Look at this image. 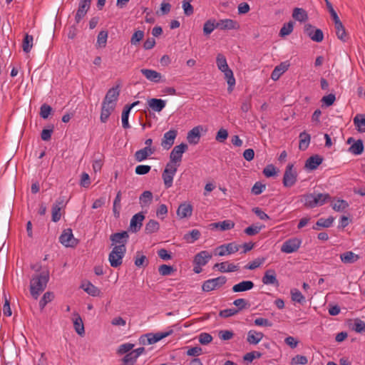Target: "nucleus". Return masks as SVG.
<instances>
[{
	"label": "nucleus",
	"mask_w": 365,
	"mask_h": 365,
	"mask_svg": "<svg viewBox=\"0 0 365 365\" xmlns=\"http://www.w3.org/2000/svg\"><path fill=\"white\" fill-rule=\"evenodd\" d=\"M48 280L49 273L48 271H43L32 277L30 281V293L34 299H37L40 294L44 291Z\"/></svg>",
	"instance_id": "obj_1"
},
{
	"label": "nucleus",
	"mask_w": 365,
	"mask_h": 365,
	"mask_svg": "<svg viewBox=\"0 0 365 365\" xmlns=\"http://www.w3.org/2000/svg\"><path fill=\"white\" fill-rule=\"evenodd\" d=\"M216 63L219 70L224 73L225 78L228 84V91H232V86L235 84V78L232 71L229 68L225 56L222 53H218L216 58Z\"/></svg>",
	"instance_id": "obj_2"
},
{
	"label": "nucleus",
	"mask_w": 365,
	"mask_h": 365,
	"mask_svg": "<svg viewBox=\"0 0 365 365\" xmlns=\"http://www.w3.org/2000/svg\"><path fill=\"white\" fill-rule=\"evenodd\" d=\"M126 252V246L118 245L114 246L108 255V261L112 267H120L123 263V259Z\"/></svg>",
	"instance_id": "obj_3"
},
{
	"label": "nucleus",
	"mask_w": 365,
	"mask_h": 365,
	"mask_svg": "<svg viewBox=\"0 0 365 365\" xmlns=\"http://www.w3.org/2000/svg\"><path fill=\"white\" fill-rule=\"evenodd\" d=\"M178 165L173 163H167L164 169L162 178L164 182L165 187L170 188L173 185V178L177 172Z\"/></svg>",
	"instance_id": "obj_4"
},
{
	"label": "nucleus",
	"mask_w": 365,
	"mask_h": 365,
	"mask_svg": "<svg viewBox=\"0 0 365 365\" xmlns=\"http://www.w3.org/2000/svg\"><path fill=\"white\" fill-rule=\"evenodd\" d=\"M187 148V145L184 143L175 145L170 154V162L168 163H173L178 165V167H179L182 161V154Z\"/></svg>",
	"instance_id": "obj_5"
},
{
	"label": "nucleus",
	"mask_w": 365,
	"mask_h": 365,
	"mask_svg": "<svg viewBox=\"0 0 365 365\" xmlns=\"http://www.w3.org/2000/svg\"><path fill=\"white\" fill-rule=\"evenodd\" d=\"M226 282L227 277L225 276H220L216 278L210 279L203 282L202 289L204 292H208L220 288L224 285Z\"/></svg>",
	"instance_id": "obj_6"
},
{
	"label": "nucleus",
	"mask_w": 365,
	"mask_h": 365,
	"mask_svg": "<svg viewBox=\"0 0 365 365\" xmlns=\"http://www.w3.org/2000/svg\"><path fill=\"white\" fill-rule=\"evenodd\" d=\"M302 245V240L292 237L285 240L281 246V252L286 254L296 252Z\"/></svg>",
	"instance_id": "obj_7"
},
{
	"label": "nucleus",
	"mask_w": 365,
	"mask_h": 365,
	"mask_svg": "<svg viewBox=\"0 0 365 365\" xmlns=\"http://www.w3.org/2000/svg\"><path fill=\"white\" fill-rule=\"evenodd\" d=\"M297 179V173L296 170H294V165L293 164H289L286 167L284 177H283V185L284 187H290L293 186Z\"/></svg>",
	"instance_id": "obj_8"
},
{
	"label": "nucleus",
	"mask_w": 365,
	"mask_h": 365,
	"mask_svg": "<svg viewBox=\"0 0 365 365\" xmlns=\"http://www.w3.org/2000/svg\"><path fill=\"white\" fill-rule=\"evenodd\" d=\"M241 246L235 242H230L218 246L215 248L214 254L218 256H225L237 252Z\"/></svg>",
	"instance_id": "obj_9"
},
{
	"label": "nucleus",
	"mask_w": 365,
	"mask_h": 365,
	"mask_svg": "<svg viewBox=\"0 0 365 365\" xmlns=\"http://www.w3.org/2000/svg\"><path fill=\"white\" fill-rule=\"evenodd\" d=\"M304 33L314 41L319 43L323 41V31L319 29H315L310 24H306L304 29Z\"/></svg>",
	"instance_id": "obj_10"
},
{
	"label": "nucleus",
	"mask_w": 365,
	"mask_h": 365,
	"mask_svg": "<svg viewBox=\"0 0 365 365\" xmlns=\"http://www.w3.org/2000/svg\"><path fill=\"white\" fill-rule=\"evenodd\" d=\"M178 135V130L175 129L170 130L163 135V138L161 141L162 147L165 149H170L174 144L175 139Z\"/></svg>",
	"instance_id": "obj_11"
},
{
	"label": "nucleus",
	"mask_w": 365,
	"mask_h": 365,
	"mask_svg": "<svg viewBox=\"0 0 365 365\" xmlns=\"http://www.w3.org/2000/svg\"><path fill=\"white\" fill-rule=\"evenodd\" d=\"M144 219L145 215L143 212H138L134 215L130 220L129 230L132 232H138L143 225V221Z\"/></svg>",
	"instance_id": "obj_12"
},
{
	"label": "nucleus",
	"mask_w": 365,
	"mask_h": 365,
	"mask_svg": "<svg viewBox=\"0 0 365 365\" xmlns=\"http://www.w3.org/2000/svg\"><path fill=\"white\" fill-rule=\"evenodd\" d=\"M119 94H120L119 86L113 87L108 91L103 102L106 103L110 104V105H115V106Z\"/></svg>",
	"instance_id": "obj_13"
},
{
	"label": "nucleus",
	"mask_w": 365,
	"mask_h": 365,
	"mask_svg": "<svg viewBox=\"0 0 365 365\" xmlns=\"http://www.w3.org/2000/svg\"><path fill=\"white\" fill-rule=\"evenodd\" d=\"M129 238L128 233L126 231L121 232H115L110 236V240L112 242V245H124L126 246Z\"/></svg>",
	"instance_id": "obj_14"
},
{
	"label": "nucleus",
	"mask_w": 365,
	"mask_h": 365,
	"mask_svg": "<svg viewBox=\"0 0 365 365\" xmlns=\"http://www.w3.org/2000/svg\"><path fill=\"white\" fill-rule=\"evenodd\" d=\"M239 28V24L232 19H221L217 22V29L221 30H237Z\"/></svg>",
	"instance_id": "obj_15"
},
{
	"label": "nucleus",
	"mask_w": 365,
	"mask_h": 365,
	"mask_svg": "<svg viewBox=\"0 0 365 365\" xmlns=\"http://www.w3.org/2000/svg\"><path fill=\"white\" fill-rule=\"evenodd\" d=\"M75 240L71 229L64 230L59 237V242L66 247H73Z\"/></svg>",
	"instance_id": "obj_16"
},
{
	"label": "nucleus",
	"mask_w": 365,
	"mask_h": 365,
	"mask_svg": "<svg viewBox=\"0 0 365 365\" xmlns=\"http://www.w3.org/2000/svg\"><path fill=\"white\" fill-rule=\"evenodd\" d=\"M323 160L324 158L319 155H312L306 160L304 168L310 170H314L322 163Z\"/></svg>",
	"instance_id": "obj_17"
},
{
	"label": "nucleus",
	"mask_w": 365,
	"mask_h": 365,
	"mask_svg": "<svg viewBox=\"0 0 365 365\" xmlns=\"http://www.w3.org/2000/svg\"><path fill=\"white\" fill-rule=\"evenodd\" d=\"M155 151L154 148L145 147L135 153L134 157L136 161L142 162L153 155Z\"/></svg>",
	"instance_id": "obj_18"
},
{
	"label": "nucleus",
	"mask_w": 365,
	"mask_h": 365,
	"mask_svg": "<svg viewBox=\"0 0 365 365\" xmlns=\"http://www.w3.org/2000/svg\"><path fill=\"white\" fill-rule=\"evenodd\" d=\"M141 73L149 81L154 83H159L161 81L162 75L160 73L148 68H142L140 70Z\"/></svg>",
	"instance_id": "obj_19"
},
{
	"label": "nucleus",
	"mask_w": 365,
	"mask_h": 365,
	"mask_svg": "<svg viewBox=\"0 0 365 365\" xmlns=\"http://www.w3.org/2000/svg\"><path fill=\"white\" fill-rule=\"evenodd\" d=\"M173 333V329L172 328H169L167 331L165 332H158L155 334L148 333V339H147V342H150V344H155L161 339L171 335Z\"/></svg>",
	"instance_id": "obj_20"
},
{
	"label": "nucleus",
	"mask_w": 365,
	"mask_h": 365,
	"mask_svg": "<svg viewBox=\"0 0 365 365\" xmlns=\"http://www.w3.org/2000/svg\"><path fill=\"white\" fill-rule=\"evenodd\" d=\"M262 282L264 284H273L279 286V282L277 279L276 272L274 269H267L262 279Z\"/></svg>",
	"instance_id": "obj_21"
},
{
	"label": "nucleus",
	"mask_w": 365,
	"mask_h": 365,
	"mask_svg": "<svg viewBox=\"0 0 365 365\" xmlns=\"http://www.w3.org/2000/svg\"><path fill=\"white\" fill-rule=\"evenodd\" d=\"M202 130V126L198 125L190 130L187 136V141L190 144L196 145L200 138V131Z\"/></svg>",
	"instance_id": "obj_22"
},
{
	"label": "nucleus",
	"mask_w": 365,
	"mask_h": 365,
	"mask_svg": "<svg viewBox=\"0 0 365 365\" xmlns=\"http://www.w3.org/2000/svg\"><path fill=\"white\" fill-rule=\"evenodd\" d=\"M211 258L212 255L207 251H201L195 256L193 262L196 265L205 266Z\"/></svg>",
	"instance_id": "obj_23"
},
{
	"label": "nucleus",
	"mask_w": 365,
	"mask_h": 365,
	"mask_svg": "<svg viewBox=\"0 0 365 365\" xmlns=\"http://www.w3.org/2000/svg\"><path fill=\"white\" fill-rule=\"evenodd\" d=\"M115 105H110L106 103H102V108L101 112L100 119L102 123L107 122L109 116L112 112L115 110Z\"/></svg>",
	"instance_id": "obj_24"
},
{
	"label": "nucleus",
	"mask_w": 365,
	"mask_h": 365,
	"mask_svg": "<svg viewBox=\"0 0 365 365\" xmlns=\"http://www.w3.org/2000/svg\"><path fill=\"white\" fill-rule=\"evenodd\" d=\"M192 212V206L189 203H182L178 207L177 215L180 218L190 217Z\"/></svg>",
	"instance_id": "obj_25"
},
{
	"label": "nucleus",
	"mask_w": 365,
	"mask_h": 365,
	"mask_svg": "<svg viewBox=\"0 0 365 365\" xmlns=\"http://www.w3.org/2000/svg\"><path fill=\"white\" fill-rule=\"evenodd\" d=\"M213 268H218L220 272H232L237 271L239 269L238 265H235L228 262H224L221 263H216Z\"/></svg>",
	"instance_id": "obj_26"
},
{
	"label": "nucleus",
	"mask_w": 365,
	"mask_h": 365,
	"mask_svg": "<svg viewBox=\"0 0 365 365\" xmlns=\"http://www.w3.org/2000/svg\"><path fill=\"white\" fill-rule=\"evenodd\" d=\"M334 26L336 30V34L338 38L342 41L343 42H346L349 37L346 34V29L340 19L337 21H334Z\"/></svg>",
	"instance_id": "obj_27"
},
{
	"label": "nucleus",
	"mask_w": 365,
	"mask_h": 365,
	"mask_svg": "<svg viewBox=\"0 0 365 365\" xmlns=\"http://www.w3.org/2000/svg\"><path fill=\"white\" fill-rule=\"evenodd\" d=\"M149 107L155 112H160L165 107V101L159 98H150L148 101Z\"/></svg>",
	"instance_id": "obj_28"
},
{
	"label": "nucleus",
	"mask_w": 365,
	"mask_h": 365,
	"mask_svg": "<svg viewBox=\"0 0 365 365\" xmlns=\"http://www.w3.org/2000/svg\"><path fill=\"white\" fill-rule=\"evenodd\" d=\"M264 337L262 332L257 331L255 330H250L247 333V341L250 344H257Z\"/></svg>",
	"instance_id": "obj_29"
},
{
	"label": "nucleus",
	"mask_w": 365,
	"mask_h": 365,
	"mask_svg": "<svg viewBox=\"0 0 365 365\" xmlns=\"http://www.w3.org/2000/svg\"><path fill=\"white\" fill-rule=\"evenodd\" d=\"M255 284L252 281H242L232 287L234 292H241L252 289Z\"/></svg>",
	"instance_id": "obj_30"
},
{
	"label": "nucleus",
	"mask_w": 365,
	"mask_h": 365,
	"mask_svg": "<svg viewBox=\"0 0 365 365\" xmlns=\"http://www.w3.org/2000/svg\"><path fill=\"white\" fill-rule=\"evenodd\" d=\"M340 259L344 264H353L359 259V257L351 251H347L340 255Z\"/></svg>",
	"instance_id": "obj_31"
},
{
	"label": "nucleus",
	"mask_w": 365,
	"mask_h": 365,
	"mask_svg": "<svg viewBox=\"0 0 365 365\" xmlns=\"http://www.w3.org/2000/svg\"><path fill=\"white\" fill-rule=\"evenodd\" d=\"M288 66L289 65L286 63H281L279 66H277L271 73V78L273 81L278 80L281 75L288 69Z\"/></svg>",
	"instance_id": "obj_32"
},
{
	"label": "nucleus",
	"mask_w": 365,
	"mask_h": 365,
	"mask_svg": "<svg viewBox=\"0 0 365 365\" xmlns=\"http://www.w3.org/2000/svg\"><path fill=\"white\" fill-rule=\"evenodd\" d=\"M302 202H304V206L310 208L317 207V200L315 198V192L306 194L302 196Z\"/></svg>",
	"instance_id": "obj_33"
},
{
	"label": "nucleus",
	"mask_w": 365,
	"mask_h": 365,
	"mask_svg": "<svg viewBox=\"0 0 365 365\" xmlns=\"http://www.w3.org/2000/svg\"><path fill=\"white\" fill-rule=\"evenodd\" d=\"M160 230V224L155 220H150L145 226V233L151 235L157 232Z\"/></svg>",
	"instance_id": "obj_34"
},
{
	"label": "nucleus",
	"mask_w": 365,
	"mask_h": 365,
	"mask_svg": "<svg viewBox=\"0 0 365 365\" xmlns=\"http://www.w3.org/2000/svg\"><path fill=\"white\" fill-rule=\"evenodd\" d=\"M153 195L149 190L144 191L140 196V203L141 207H148L153 201Z\"/></svg>",
	"instance_id": "obj_35"
},
{
	"label": "nucleus",
	"mask_w": 365,
	"mask_h": 365,
	"mask_svg": "<svg viewBox=\"0 0 365 365\" xmlns=\"http://www.w3.org/2000/svg\"><path fill=\"white\" fill-rule=\"evenodd\" d=\"M311 136L305 131L299 134V148L301 150H305L309 147L310 143Z\"/></svg>",
	"instance_id": "obj_36"
},
{
	"label": "nucleus",
	"mask_w": 365,
	"mask_h": 365,
	"mask_svg": "<svg viewBox=\"0 0 365 365\" xmlns=\"http://www.w3.org/2000/svg\"><path fill=\"white\" fill-rule=\"evenodd\" d=\"M354 123L359 132L365 133V114H357L354 118Z\"/></svg>",
	"instance_id": "obj_37"
},
{
	"label": "nucleus",
	"mask_w": 365,
	"mask_h": 365,
	"mask_svg": "<svg viewBox=\"0 0 365 365\" xmlns=\"http://www.w3.org/2000/svg\"><path fill=\"white\" fill-rule=\"evenodd\" d=\"M201 236V233L198 230L194 229L186 233L183 236V240L187 243H193L197 240Z\"/></svg>",
	"instance_id": "obj_38"
},
{
	"label": "nucleus",
	"mask_w": 365,
	"mask_h": 365,
	"mask_svg": "<svg viewBox=\"0 0 365 365\" xmlns=\"http://www.w3.org/2000/svg\"><path fill=\"white\" fill-rule=\"evenodd\" d=\"M292 17L300 22H303L307 20L308 15L307 11L301 8H295L293 10Z\"/></svg>",
	"instance_id": "obj_39"
},
{
	"label": "nucleus",
	"mask_w": 365,
	"mask_h": 365,
	"mask_svg": "<svg viewBox=\"0 0 365 365\" xmlns=\"http://www.w3.org/2000/svg\"><path fill=\"white\" fill-rule=\"evenodd\" d=\"M349 151L354 155H360L364 151V145L361 140H358L356 141L353 145H351L349 148Z\"/></svg>",
	"instance_id": "obj_40"
},
{
	"label": "nucleus",
	"mask_w": 365,
	"mask_h": 365,
	"mask_svg": "<svg viewBox=\"0 0 365 365\" xmlns=\"http://www.w3.org/2000/svg\"><path fill=\"white\" fill-rule=\"evenodd\" d=\"M73 327L75 331L80 336H83L85 334L84 325L81 317L78 314H77V317L73 321Z\"/></svg>",
	"instance_id": "obj_41"
},
{
	"label": "nucleus",
	"mask_w": 365,
	"mask_h": 365,
	"mask_svg": "<svg viewBox=\"0 0 365 365\" xmlns=\"http://www.w3.org/2000/svg\"><path fill=\"white\" fill-rule=\"evenodd\" d=\"M215 29H217V22L215 19H209L204 24L203 33L205 35H209Z\"/></svg>",
	"instance_id": "obj_42"
},
{
	"label": "nucleus",
	"mask_w": 365,
	"mask_h": 365,
	"mask_svg": "<svg viewBox=\"0 0 365 365\" xmlns=\"http://www.w3.org/2000/svg\"><path fill=\"white\" fill-rule=\"evenodd\" d=\"M33 41L34 38L32 36L26 34L24 38L22 43V48L25 53L30 52L32 46H33Z\"/></svg>",
	"instance_id": "obj_43"
},
{
	"label": "nucleus",
	"mask_w": 365,
	"mask_h": 365,
	"mask_svg": "<svg viewBox=\"0 0 365 365\" xmlns=\"http://www.w3.org/2000/svg\"><path fill=\"white\" fill-rule=\"evenodd\" d=\"M108 33L107 31H101L97 36L96 46L104 48L106 46Z\"/></svg>",
	"instance_id": "obj_44"
},
{
	"label": "nucleus",
	"mask_w": 365,
	"mask_h": 365,
	"mask_svg": "<svg viewBox=\"0 0 365 365\" xmlns=\"http://www.w3.org/2000/svg\"><path fill=\"white\" fill-rule=\"evenodd\" d=\"M120 200H121V192L118 191L114 202H113V212L114 214V216L118 218L120 216Z\"/></svg>",
	"instance_id": "obj_45"
},
{
	"label": "nucleus",
	"mask_w": 365,
	"mask_h": 365,
	"mask_svg": "<svg viewBox=\"0 0 365 365\" xmlns=\"http://www.w3.org/2000/svg\"><path fill=\"white\" fill-rule=\"evenodd\" d=\"M215 227H220L221 230H229L234 227L235 224L231 220H224L222 222H215L211 225Z\"/></svg>",
	"instance_id": "obj_46"
},
{
	"label": "nucleus",
	"mask_w": 365,
	"mask_h": 365,
	"mask_svg": "<svg viewBox=\"0 0 365 365\" xmlns=\"http://www.w3.org/2000/svg\"><path fill=\"white\" fill-rule=\"evenodd\" d=\"M294 24V23L292 21L284 24L279 31V36L284 37L289 35L293 31Z\"/></svg>",
	"instance_id": "obj_47"
},
{
	"label": "nucleus",
	"mask_w": 365,
	"mask_h": 365,
	"mask_svg": "<svg viewBox=\"0 0 365 365\" xmlns=\"http://www.w3.org/2000/svg\"><path fill=\"white\" fill-rule=\"evenodd\" d=\"M54 299V294L51 292H46L39 302V307L43 309L46 305Z\"/></svg>",
	"instance_id": "obj_48"
},
{
	"label": "nucleus",
	"mask_w": 365,
	"mask_h": 365,
	"mask_svg": "<svg viewBox=\"0 0 365 365\" xmlns=\"http://www.w3.org/2000/svg\"><path fill=\"white\" fill-rule=\"evenodd\" d=\"M137 356L133 351H130L122 359L123 365H133L137 361Z\"/></svg>",
	"instance_id": "obj_49"
},
{
	"label": "nucleus",
	"mask_w": 365,
	"mask_h": 365,
	"mask_svg": "<svg viewBox=\"0 0 365 365\" xmlns=\"http://www.w3.org/2000/svg\"><path fill=\"white\" fill-rule=\"evenodd\" d=\"M292 299L294 302L303 304L305 302V297L302 292L297 289H292L291 290Z\"/></svg>",
	"instance_id": "obj_50"
},
{
	"label": "nucleus",
	"mask_w": 365,
	"mask_h": 365,
	"mask_svg": "<svg viewBox=\"0 0 365 365\" xmlns=\"http://www.w3.org/2000/svg\"><path fill=\"white\" fill-rule=\"evenodd\" d=\"M83 289L86 292L93 297H97L101 294V290L91 282H88Z\"/></svg>",
	"instance_id": "obj_51"
},
{
	"label": "nucleus",
	"mask_w": 365,
	"mask_h": 365,
	"mask_svg": "<svg viewBox=\"0 0 365 365\" xmlns=\"http://www.w3.org/2000/svg\"><path fill=\"white\" fill-rule=\"evenodd\" d=\"M144 38L143 31H136L131 36L130 43L134 46H137Z\"/></svg>",
	"instance_id": "obj_52"
},
{
	"label": "nucleus",
	"mask_w": 365,
	"mask_h": 365,
	"mask_svg": "<svg viewBox=\"0 0 365 365\" xmlns=\"http://www.w3.org/2000/svg\"><path fill=\"white\" fill-rule=\"evenodd\" d=\"M315 198L317 206H322L331 199V196L328 193H315Z\"/></svg>",
	"instance_id": "obj_53"
},
{
	"label": "nucleus",
	"mask_w": 365,
	"mask_h": 365,
	"mask_svg": "<svg viewBox=\"0 0 365 365\" xmlns=\"http://www.w3.org/2000/svg\"><path fill=\"white\" fill-rule=\"evenodd\" d=\"M133 347H134L133 344H130V343L123 344L119 346L118 351H117V354L119 355H122L124 354H127L130 351H133L132 349Z\"/></svg>",
	"instance_id": "obj_54"
},
{
	"label": "nucleus",
	"mask_w": 365,
	"mask_h": 365,
	"mask_svg": "<svg viewBox=\"0 0 365 365\" xmlns=\"http://www.w3.org/2000/svg\"><path fill=\"white\" fill-rule=\"evenodd\" d=\"M348 207V202L344 200H338L332 205L333 209L337 212L344 211Z\"/></svg>",
	"instance_id": "obj_55"
},
{
	"label": "nucleus",
	"mask_w": 365,
	"mask_h": 365,
	"mask_svg": "<svg viewBox=\"0 0 365 365\" xmlns=\"http://www.w3.org/2000/svg\"><path fill=\"white\" fill-rule=\"evenodd\" d=\"M357 333H362L365 331V322L360 319H355L354 326L352 328Z\"/></svg>",
	"instance_id": "obj_56"
},
{
	"label": "nucleus",
	"mask_w": 365,
	"mask_h": 365,
	"mask_svg": "<svg viewBox=\"0 0 365 365\" xmlns=\"http://www.w3.org/2000/svg\"><path fill=\"white\" fill-rule=\"evenodd\" d=\"M148 260L145 255H140L139 252H137V255L135 259V265L136 267H145L148 265Z\"/></svg>",
	"instance_id": "obj_57"
},
{
	"label": "nucleus",
	"mask_w": 365,
	"mask_h": 365,
	"mask_svg": "<svg viewBox=\"0 0 365 365\" xmlns=\"http://www.w3.org/2000/svg\"><path fill=\"white\" fill-rule=\"evenodd\" d=\"M130 112V110H128L127 108H125V107L123 108L121 118H122V125H123V128L125 129L130 128V125L128 123V117H129Z\"/></svg>",
	"instance_id": "obj_58"
},
{
	"label": "nucleus",
	"mask_w": 365,
	"mask_h": 365,
	"mask_svg": "<svg viewBox=\"0 0 365 365\" xmlns=\"http://www.w3.org/2000/svg\"><path fill=\"white\" fill-rule=\"evenodd\" d=\"M174 271L173 267L168 264H162L158 267V272L162 276L170 275Z\"/></svg>",
	"instance_id": "obj_59"
},
{
	"label": "nucleus",
	"mask_w": 365,
	"mask_h": 365,
	"mask_svg": "<svg viewBox=\"0 0 365 365\" xmlns=\"http://www.w3.org/2000/svg\"><path fill=\"white\" fill-rule=\"evenodd\" d=\"M262 353L259 352V351H250V352H248L244 356H243V359L244 361H249V362H252V361L255 359H259L262 356Z\"/></svg>",
	"instance_id": "obj_60"
},
{
	"label": "nucleus",
	"mask_w": 365,
	"mask_h": 365,
	"mask_svg": "<svg viewBox=\"0 0 365 365\" xmlns=\"http://www.w3.org/2000/svg\"><path fill=\"white\" fill-rule=\"evenodd\" d=\"M334 218L333 217H329L327 219L320 218L317 220L316 225L317 226H320L322 227H329L332 225Z\"/></svg>",
	"instance_id": "obj_61"
},
{
	"label": "nucleus",
	"mask_w": 365,
	"mask_h": 365,
	"mask_svg": "<svg viewBox=\"0 0 365 365\" xmlns=\"http://www.w3.org/2000/svg\"><path fill=\"white\" fill-rule=\"evenodd\" d=\"M233 304L238 307V309H237L238 312L250 307L249 302L242 298L235 299L233 302Z\"/></svg>",
	"instance_id": "obj_62"
},
{
	"label": "nucleus",
	"mask_w": 365,
	"mask_h": 365,
	"mask_svg": "<svg viewBox=\"0 0 365 365\" xmlns=\"http://www.w3.org/2000/svg\"><path fill=\"white\" fill-rule=\"evenodd\" d=\"M52 111V108L48 104H43L40 108V115L42 118L46 119Z\"/></svg>",
	"instance_id": "obj_63"
},
{
	"label": "nucleus",
	"mask_w": 365,
	"mask_h": 365,
	"mask_svg": "<svg viewBox=\"0 0 365 365\" xmlns=\"http://www.w3.org/2000/svg\"><path fill=\"white\" fill-rule=\"evenodd\" d=\"M228 137V132L226 129L220 128L215 136V140L220 143H223Z\"/></svg>",
	"instance_id": "obj_64"
}]
</instances>
